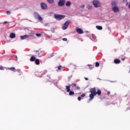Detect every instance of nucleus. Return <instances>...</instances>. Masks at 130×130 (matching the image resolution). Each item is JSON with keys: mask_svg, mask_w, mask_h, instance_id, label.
Segmentation results:
<instances>
[{"mask_svg": "<svg viewBox=\"0 0 130 130\" xmlns=\"http://www.w3.org/2000/svg\"><path fill=\"white\" fill-rule=\"evenodd\" d=\"M89 93L90 94H89V101H92L93 99H94V96H96V94L99 95V96H100L101 95V90L98 89L97 92H96V88H92L89 90Z\"/></svg>", "mask_w": 130, "mask_h": 130, "instance_id": "nucleus-1", "label": "nucleus"}, {"mask_svg": "<svg viewBox=\"0 0 130 130\" xmlns=\"http://www.w3.org/2000/svg\"><path fill=\"white\" fill-rule=\"evenodd\" d=\"M93 5L95 8H100L101 7V3L98 0H94L93 1Z\"/></svg>", "mask_w": 130, "mask_h": 130, "instance_id": "nucleus-2", "label": "nucleus"}, {"mask_svg": "<svg viewBox=\"0 0 130 130\" xmlns=\"http://www.w3.org/2000/svg\"><path fill=\"white\" fill-rule=\"evenodd\" d=\"M54 17L56 20L58 21H60V20H62V19H64L66 16L62 15L55 14Z\"/></svg>", "mask_w": 130, "mask_h": 130, "instance_id": "nucleus-3", "label": "nucleus"}, {"mask_svg": "<svg viewBox=\"0 0 130 130\" xmlns=\"http://www.w3.org/2000/svg\"><path fill=\"white\" fill-rule=\"evenodd\" d=\"M34 17L37 20H38L39 21H42L43 19L42 17L40 15H39V14L37 12H35L34 14Z\"/></svg>", "mask_w": 130, "mask_h": 130, "instance_id": "nucleus-4", "label": "nucleus"}, {"mask_svg": "<svg viewBox=\"0 0 130 130\" xmlns=\"http://www.w3.org/2000/svg\"><path fill=\"white\" fill-rule=\"evenodd\" d=\"M70 23H71V21L70 20H67V21H66V22L64 23V25L62 27L63 30H66L68 29V27H69V25H70Z\"/></svg>", "mask_w": 130, "mask_h": 130, "instance_id": "nucleus-5", "label": "nucleus"}, {"mask_svg": "<svg viewBox=\"0 0 130 130\" xmlns=\"http://www.w3.org/2000/svg\"><path fill=\"white\" fill-rule=\"evenodd\" d=\"M64 4H66V0H59L58 3V6L63 7V6H64Z\"/></svg>", "mask_w": 130, "mask_h": 130, "instance_id": "nucleus-6", "label": "nucleus"}, {"mask_svg": "<svg viewBox=\"0 0 130 130\" xmlns=\"http://www.w3.org/2000/svg\"><path fill=\"white\" fill-rule=\"evenodd\" d=\"M41 8H42V10H46L47 9V5L44 3H41Z\"/></svg>", "mask_w": 130, "mask_h": 130, "instance_id": "nucleus-7", "label": "nucleus"}, {"mask_svg": "<svg viewBox=\"0 0 130 130\" xmlns=\"http://www.w3.org/2000/svg\"><path fill=\"white\" fill-rule=\"evenodd\" d=\"M76 32H77V33H78L79 34H83V33H84L83 30L79 27H77Z\"/></svg>", "mask_w": 130, "mask_h": 130, "instance_id": "nucleus-8", "label": "nucleus"}, {"mask_svg": "<svg viewBox=\"0 0 130 130\" xmlns=\"http://www.w3.org/2000/svg\"><path fill=\"white\" fill-rule=\"evenodd\" d=\"M28 37H29V36L27 35H25L24 36H21L20 39H21V40H23L24 39H26V38H28Z\"/></svg>", "mask_w": 130, "mask_h": 130, "instance_id": "nucleus-9", "label": "nucleus"}, {"mask_svg": "<svg viewBox=\"0 0 130 130\" xmlns=\"http://www.w3.org/2000/svg\"><path fill=\"white\" fill-rule=\"evenodd\" d=\"M66 91L68 93L71 91V85L66 86Z\"/></svg>", "mask_w": 130, "mask_h": 130, "instance_id": "nucleus-10", "label": "nucleus"}, {"mask_svg": "<svg viewBox=\"0 0 130 130\" xmlns=\"http://www.w3.org/2000/svg\"><path fill=\"white\" fill-rule=\"evenodd\" d=\"M10 38L12 39L16 38V34L13 32H11L10 34Z\"/></svg>", "mask_w": 130, "mask_h": 130, "instance_id": "nucleus-11", "label": "nucleus"}, {"mask_svg": "<svg viewBox=\"0 0 130 130\" xmlns=\"http://www.w3.org/2000/svg\"><path fill=\"white\" fill-rule=\"evenodd\" d=\"M35 62L36 64H37V66H39V64H40V60H39V59H36V60H35Z\"/></svg>", "mask_w": 130, "mask_h": 130, "instance_id": "nucleus-12", "label": "nucleus"}, {"mask_svg": "<svg viewBox=\"0 0 130 130\" xmlns=\"http://www.w3.org/2000/svg\"><path fill=\"white\" fill-rule=\"evenodd\" d=\"M8 69L12 72H16V68H15V67L8 68Z\"/></svg>", "mask_w": 130, "mask_h": 130, "instance_id": "nucleus-13", "label": "nucleus"}, {"mask_svg": "<svg viewBox=\"0 0 130 130\" xmlns=\"http://www.w3.org/2000/svg\"><path fill=\"white\" fill-rule=\"evenodd\" d=\"M114 63L118 64V63H120V60L119 59H115L114 60Z\"/></svg>", "mask_w": 130, "mask_h": 130, "instance_id": "nucleus-14", "label": "nucleus"}, {"mask_svg": "<svg viewBox=\"0 0 130 130\" xmlns=\"http://www.w3.org/2000/svg\"><path fill=\"white\" fill-rule=\"evenodd\" d=\"M72 5V2L70 1H68L66 2V7H70Z\"/></svg>", "mask_w": 130, "mask_h": 130, "instance_id": "nucleus-15", "label": "nucleus"}, {"mask_svg": "<svg viewBox=\"0 0 130 130\" xmlns=\"http://www.w3.org/2000/svg\"><path fill=\"white\" fill-rule=\"evenodd\" d=\"M114 12L116 13L119 12V9L117 6H114Z\"/></svg>", "mask_w": 130, "mask_h": 130, "instance_id": "nucleus-16", "label": "nucleus"}, {"mask_svg": "<svg viewBox=\"0 0 130 130\" xmlns=\"http://www.w3.org/2000/svg\"><path fill=\"white\" fill-rule=\"evenodd\" d=\"M36 59V57H35V56H32L30 58V60L31 61H35Z\"/></svg>", "mask_w": 130, "mask_h": 130, "instance_id": "nucleus-17", "label": "nucleus"}, {"mask_svg": "<svg viewBox=\"0 0 130 130\" xmlns=\"http://www.w3.org/2000/svg\"><path fill=\"white\" fill-rule=\"evenodd\" d=\"M61 68H62V66L60 65V66L56 67L55 69H56V71H57V72H58V71H60L61 70Z\"/></svg>", "mask_w": 130, "mask_h": 130, "instance_id": "nucleus-18", "label": "nucleus"}, {"mask_svg": "<svg viewBox=\"0 0 130 130\" xmlns=\"http://www.w3.org/2000/svg\"><path fill=\"white\" fill-rule=\"evenodd\" d=\"M96 29H98V30H102V29H103L102 26H99V25H97L96 26Z\"/></svg>", "mask_w": 130, "mask_h": 130, "instance_id": "nucleus-19", "label": "nucleus"}, {"mask_svg": "<svg viewBox=\"0 0 130 130\" xmlns=\"http://www.w3.org/2000/svg\"><path fill=\"white\" fill-rule=\"evenodd\" d=\"M111 5H112V11L114 12V2H112Z\"/></svg>", "mask_w": 130, "mask_h": 130, "instance_id": "nucleus-20", "label": "nucleus"}, {"mask_svg": "<svg viewBox=\"0 0 130 130\" xmlns=\"http://www.w3.org/2000/svg\"><path fill=\"white\" fill-rule=\"evenodd\" d=\"M50 77L47 76L46 78V83H47V82H49V80H50Z\"/></svg>", "mask_w": 130, "mask_h": 130, "instance_id": "nucleus-21", "label": "nucleus"}, {"mask_svg": "<svg viewBox=\"0 0 130 130\" xmlns=\"http://www.w3.org/2000/svg\"><path fill=\"white\" fill-rule=\"evenodd\" d=\"M68 93H69L70 96H72V95H74V94H75V92L74 91L71 90Z\"/></svg>", "mask_w": 130, "mask_h": 130, "instance_id": "nucleus-22", "label": "nucleus"}, {"mask_svg": "<svg viewBox=\"0 0 130 130\" xmlns=\"http://www.w3.org/2000/svg\"><path fill=\"white\" fill-rule=\"evenodd\" d=\"M47 2L49 3V4H53L54 0H47Z\"/></svg>", "mask_w": 130, "mask_h": 130, "instance_id": "nucleus-23", "label": "nucleus"}, {"mask_svg": "<svg viewBox=\"0 0 130 130\" xmlns=\"http://www.w3.org/2000/svg\"><path fill=\"white\" fill-rule=\"evenodd\" d=\"M87 9H88V10H91L92 9V6H90L89 5H88L87 7H86Z\"/></svg>", "mask_w": 130, "mask_h": 130, "instance_id": "nucleus-24", "label": "nucleus"}, {"mask_svg": "<svg viewBox=\"0 0 130 130\" xmlns=\"http://www.w3.org/2000/svg\"><path fill=\"white\" fill-rule=\"evenodd\" d=\"M71 86L72 87H77V84L73 83L71 84Z\"/></svg>", "mask_w": 130, "mask_h": 130, "instance_id": "nucleus-25", "label": "nucleus"}, {"mask_svg": "<svg viewBox=\"0 0 130 130\" xmlns=\"http://www.w3.org/2000/svg\"><path fill=\"white\" fill-rule=\"evenodd\" d=\"M95 66L96 68H98V67H99V66H100L99 62H96Z\"/></svg>", "mask_w": 130, "mask_h": 130, "instance_id": "nucleus-26", "label": "nucleus"}, {"mask_svg": "<svg viewBox=\"0 0 130 130\" xmlns=\"http://www.w3.org/2000/svg\"><path fill=\"white\" fill-rule=\"evenodd\" d=\"M44 26H45V27H49V24L48 23H45V24H44Z\"/></svg>", "mask_w": 130, "mask_h": 130, "instance_id": "nucleus-27", "label": "nucleus"}, {"mask_svg": "<svg viewBox=\"0 0 130 130\" xmlns=\"http://www.w3.org/2000/svg\"><path fill=\"white\" fill-rule=\"evenodd\" d=\"M36 36H37V37H39L41 36V34H36Z\"/></svg>", "mask_w": 130, "mask_h": 130, "instance_id": "nucleus-28", "label": "nucleus"}, {"mask_svg": "<svg viewBox=\"0 0 130 130\" xmlns=\"http://www.w3.org/2000/svg\"><path fill=\"white\" fill-rule=\"evenodd\" d=\"M62 40H63V41H68V39H67V38H63V39H62Z\"/></svg>", "mask_w": 130, "mask_h": 130, "instance_id": "nucleus-29", "label": "nucleus"}, {"mask_svg": "<svg viewBox=\"0 0 130 130\" xmlns=\"http://www.w3.org/2000/svg\"><path fill=\"white\" fill-rule=\"evenodd\" d=\"M85 96H86V94L85 93H83L81 95V97H85Z\"/></svg>", "mask_w": 130, "mask_h": 130, "instance_id": "nucleus-30", "label": "nucleus"}, {"mask_svg": "<svg viewBox=\"0 0 130 130\" xmlns=\"http://www.w3.org/2000/svg\"><path fill=\"white\" fill-rule=\"evenodd\" d=\"M81 9H85V5H83L81 6Z\"/></svg>", "mask_w": 130, "mask_h": 130, "instance_id": "nucleus-31", "label": "nucleus"}, {"mask_svg": "<svg viewBox=\"0 0 130 130\" xmlns=\"http://www.w3.org/2000/svg\"><path fill=\"white\" fill-rule=\"evenodd\" d=\"M6 13L7 14V15H10V14H11V12H10L9 11H7Z\"/></svg>", "mask_w": 130, "mask_h": 130, "instance_id": "nucleus-32", "label": "nucleus"}, {"mask_svg": "<svg viewBox=\"0 0 130 130\" xmlns=\"http://www.w3.org/2000/svg\"><path fill=\"white\" fill-rule=\"evenodd\" d=\"M76 90H80V88L79 86H76Z\"/></svg>", "mask_w": 130, "mask_h": 130, "instance_id": "nucleus-33", "label": "nucleus"}, {"mask_svg": "<svg viewBox=\"0 0 130 130\" xmlns=\"http://www.w3.org/2000/svg\"><path fill=\"white\" fill-rule=\"evenodd\" d=\"M81 99H82V98H81V96H79V97L78 98V100L79 101H81Z\"/></svg>", "mask_w": 130, "mask_h": 130, "instance_id": "nucleus-34", "label": "nucleus"}, {"mask_svg": "<svg viewBox=\"0 0 130 130\" xmlns=\"http://www.w3.org/2000/svg\"><path fill=\"white\" fill-rule=\"evenodd\" d=\"M84 79H85V80L86 81H88V80H89V79H88V78H86V77H84Z\"/></svg>", "mask_w": 130, "mask_h": 130, "instance_id": "nucleus-35", "label": "nucleus"}, {"mask_svg": "<svg viewBox=\"0 0 130 130\" xmlns=\"http://www.w3.org/2000/svg\"><path fill=\"white\" fill-rule=\"evenodd\" d=\"M93 67H89V70H93Z\"/></svg>", "mask_w": 130, "mask_h": 130, "instance_id": "nucleus-36", "label": "nucleus"}, {"mask_svg": "<svg viewBox=\"0 0 130 130\" xmlns=\"http://www.w3.org/2000/svg\"><path fill=\"white\" fill-rule=\"evenodd\" d=\"M124 3H126L127 2V0H123Z\"/></svg>", "mask_w": 130, "mask_h": 130, "instance_id": "nucleus-37", "label": "nucleus"}, {"mask_svg": "<svg viewBox=\"0 0 130 130\" xmlns=\"http://www.w3.org/2000/svg\"><path fill=\"white\" fill-rule=\"evenodd\" d=\"M107 94H108V95H109V94H110V91H108V92H107Z\"/></svg>", "mask_w": 130, "mask_h": 130, "instance_id": "nucleus-38", "label": "nucleus"}, {"mask_svg": "<svg viewBox=\"0 0 130 130\" xmlns=\"http://www.w3.org/2000/svg\"><path fill=\"white\" fill-rule=\"evenodd\" d=\"M7 23H8V21H5V22H4V24H7Z\"/></svg>", "mask_w": 130, "mask_h": 130, "instance_id": "nucleus-39", "label": "nucleus"}, {"mask_svg": "<svg viewBox=\"0 0 130 130\" xmlns=\"http://www.w3.org/2000/svg\"><path fill=\"white\" fill-rule=\"evenodd\" d=\"M0 70H3V68L0 67Z\"/></svg>", "mask_w": 130, "mask_h": 130, "instance_id": "nucleus-40", "label": "nucleus"}, {"mask_svg": "<svg viewBox=\"0 0 130 130\" xmlns=\"http://www.w3.org/2000/svg\"><path fill=\"white\" fill-rule=\"evenodd\" d=\"M122 60H124V58H122Z\"/></svg>", "mask_w": 130, "mask_h": 130, "instance_id": "nucleus-41", "label": "nucleus"}, {"mask_svg": "<svg viewBox=\"0 0 130 130\" xmlns=\"http://www.w3.org/2000/svg\"><path fill=\"white\" fill-rule=\"evenodd\" d=\"M38 51H36V52H38Z\"/></svg>", "mask_w": 130, "mask_h": 130, "instance_id": "nucleus-42", "label": "nucleus"}, {"mask_svg": "<svg viewBox=\"0 0 130 130\" xmlns=\"http://www.w3.org/2000/svg\"><path fill=\"white\" fill-rule=\"evenodd\" d=\"M128 4V3H126V5H127Z\"/></svg>", "mask_w": 130, "mask_h": 130, "instance_id": "nucleus-43", "label": "nucleus"}, {"mask_svg": "<svg viewBox=\"0 0 130 130\" xmlns=\"http://www.w3.org/2000/svg\"><path fill=\"white\" fill-rule=\"evenodd\" d=\"M89 67H91V65H89Z\"/></svg>", "mask_w": 130, "mask_h": 130, "instance_id": "nucleus-44", "label": "nucleus"}]
</instances>
